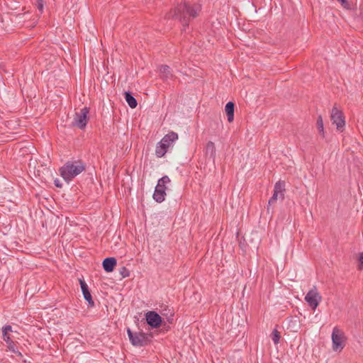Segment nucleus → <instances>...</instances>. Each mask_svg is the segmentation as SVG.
Segmentation results:
<instances>
[{
  "label": "nucleus",
  "instance_id": "1",
  "mask_svg": "<svg viewBox=\"0 0 363 363\" xmlns=\"http://www.w3.org/2000/svg\"><path fill=\"white\" fill-rule=\"evenodd\" d=\"M201 10L200 4L184 1L171 10L167 14V18L178 20L182 25L183 30H185L190 21L199 16Z\"/></svg>",
  "mask_w": 363,
  "mask_h": 363
},
{
  "label": "nucleus",
  "instance_id": "2",
  "mask_svg": "<svg viewBox=\"0 0 363 363\" xmlns=\"http://www.w3.org/2000/svg\"><path fill=\"white\" fill-rule=\"evenodd\" d=\"M86 165L82 160L67 162L60 169L61 177L67 182L85 170Z\"/></svg>",
  "mask_w": 363,
  "mask_h": 363
},
{
  "label": "nucleus",
  "instance_id": "3",
  "mask_svg": "<svg viewBox=\"0 0 363 363\" xmlns=\"http://www.w3.org/2000/svg\"><path fill=\"white\" fill-rule=\"evenodd\" d=\"M178 139V134L175 132H169L165 135L162 139L157 144L155 147V155L157 157H163L167 152L168 148L172 144Z\"/></svg>",
  "mask_w": 363,
  "mask_h": 363
},
{
  "label": "nucleus",
  "instance_id": "4",
  "mask_svg": "<svg viewBox=\"0 0 363 363\" xmlns=\"http://www.w3.org/2000/svg\"><path fill=\"white\" fill-rule=\"evenodd\" d=\"M170 182V179L165 175L160 178L153 193V199L157 203H162L165 199L167 186L166 184Z\"/></svg>",
  "mask_w": 363,
  "mask_h": 363
},
{
  "label": "nucleus",
  "instance_id": "5",
  "mask_svg": "<svg viewBox=\"0 0 363 363\" xmlns=\"http://www.w3.org/2000/svg\"><path fill=\"white\" fill-rule=\"evenodd\" d=\"M127 333L131 344L135 347H143L149 344L150 340L148 335L145 333H133L130 328H128Z\"/></svg>",
  "mask_w": 363,
  "mask_h": 363
},
{
  "label": "nucleus",
  "instance_id": "6",
  "mask_svg": "<svg viewBox=\"0 0 363 363\" xmlns=\"http://www.w3.org/2000/svg\"><path fill=\"white\" fill-rule=\"evenodd\" d=\"M89 113V108L87 107H84L79 111L75 112L72 123V126L77 127L82 130L84 129L88 122Z\"/></svg>",
  "mask_w": 363,
  "mask_h": 363
},
{
  "label": "nucleus",
  "instance_id": "7",
  "mask_svg": "<svg viewBox=\"0 0 363 363\" xmlns=\"http://www.w3.org/2000/svg\"><path fill=\"white\" fill-rule=\"evenodd\" d=\"M285 182L284 181L277 182L274 188V194L268 202V206L274 204L278 199L283 201L284 199ZM269 210V207H267Z\"/></svg>",
  "mask_w": 363,
  "mask_h": 363
},
{
  "label": "nucleus",
  "instance_id": "8",
  "mask_svg": "<svg viewBox=\"0 0 363 363\" xmlns=\"http://www.w3.org/2000/svg\"><path fill=\"white\" fill-rule=\"evenodd\" d=\"M333 123L336 125L337 130L342 132L345 125V116L343 113L337 107L334 106L330 116Z\"/></svg>",
  "mask_w": 363,
  "mask_h": 363
},
{
  "label": "nucleus",
  "instance_id": "9",
  "mask_svg": "<svg viewBox=\"0 0 363 363\" xmlns=\"http://www.w3.org/2000/svg\"><path fill=\"white\" fill-rule=\"evenodd\" d=\"M343 338L342 332L337 328H334L332 333L333 349L334 351L342 350L344 348Z\"/></svg>",
  "mask_w": 363,
  "mask_h": 363
},
{
  "label": "nucleus",
  "instance_id": "10",
  "mask_svg": "<svg viewBox=\"0 0 363 363\" xmlns=\"http://www.w3.org/2000/svg\"><path fill=\"white\" fill-rule=\"evenodd\" d=\"M321 299L322 298L317 291L315 287L313 289L310 290L305 296L306 301L313 310L318 307Z\"/></svg>",
  "mask_w": 363,
  "mask_h": 363
},
{
  "label": "nucleus",
  "instance_id": "11",
  "mask_svg": "<svg viewBox=\"0 0 363 363\" xmlns=\"http://www.w3.org/2000/svg\"><path fill=\"white\" fill-rule=\"evenodd\" d=\"M147 323L152 328H157L162 325V318L155 311H148L145 313Z\"/></svg>",
  "mask_w": 363,
  "mask_h": 363
},
{
  "label": "nucleus",
  "instance_id": "12",
  "mask_svg": "<svg viewBox=\"0 0 363 363\" xmlns=\"http://www.w3.org/2000/svg\"><path fill=\"white\" fill-rule=\"evenodd\" d=\"M81 289L84 296V298L88 302L90 307L94 306V301L92 298L89 287L84 279H79Z\"/></svg>",
  "mask_w": 363,
  "mask_h": 363
},
{
  "label": "nucleus",
  "instance_id": "13",
  "mask_svg": "<svg viewBox=\"0 0 363 363\" xmlns=\"http://www.w3.org/2000/svg\"><path fill=\"white\" fill-rule=\"evenodd\" d=\"M216 147L212 141H209L206 143L204 148V155L209 161L215 162L216 159Z\"/></svg>",
  "mask_w": 363,
  "mask_h": 363
},
{
  "label": "nucleus",
  "instance_id": "14",
  "mask_svg": "<svg viewBox=\"0 0 363 363\" xmlns=\"http://www.w3.org/2000/svg\"><path fill=\"white\" fill-rule=\"evenodd\" d=\"M159 72L160 78L164 81L173 77L172 69L168 65H161L160 67Z\"/></svg>",
  "mask_w": 363,
  "mask_h": 363
},
{
  "label": "nucleus",
  "instance_id": "15",
  "mask_svg": "<svg viewBox=\"0 0 363 363\" xmlns=\"http://www.w3.org/2000/svg\"><path fill=\"white\" fill-rule=\"evenodd\" d=\"M117 261L115 257H107L104 259L102 262V266L106 272H111L113 271L116 265Z\"/></svg>",
  "mask_w": 363,
  "mask_h": 363
},
{
  "label": "nucleus",
  "instance_id": "16",
  "mask_svg": "<svg viewBox=\"0 0 363 363\" xmlns=\"http://www.w3.org/2000/svg\"><path fill=\"white\" fill-rule=\"evenodd\" d=\"M234 108L235 104L232 101H229L226 104L225 111L228 117V121L231 123L234 120Z\"/></svg>",
  "mask_w": 363,
  "mask_h": 363
},
{
  "label": "nucleus",
  "instance_id": "17",
  "mask_svg": "<svg viewBox=\"0 0 363 363\" xmlns=\"http://www.w3.org/2000/svg\"><path fill=\"white\" fill-rule=\"evenodd\" d=\"M125 100L131 108H135L138 106L137 100L133 96L130 91L124 92Z\"/></svg>",
  "mask_w": 363,
  "mask_h": 363
},
{
  "label": "nucleus",
  "instance_id": "18",
  "mask_svg": "<svg viewBox=\"0 0 363 363\" xmlns=\"http://www.w3.org/2000/svg\"><path fill=\"white\" fill-rule=\"evenodd\" d=\"M316 124H317V128H318V133L322 135L323 138H324L325 133H324V128H323V118L320 115L318 116V117Z\"/></svg>",
  "mask_w": 363,
  "mask_h": 363
},
{
  "label": "nucleus",
  "instance_id": "19",
  "mask_svg": "<svg viewBox=\"0 0 363 363\" xmlns=\"http://www.w3.org/2000/svg\"><path fill=\"white\" fill-rule=\"evenodd\" d=\"M11 329H12V328L9 325H6L4 327H3V328H2L3 337H4V340L6 342H9V341H10V337H9L8 333L11 331Z\"/></svg>",
  "mask_w": 363,
  "mask_h": 363
},
{
  "label": "nucleus",
  "instance_id": "20",
  "mask_svg": "<svg viewBox=\"0 0 363 363\" xmlns=\"http://www.w3.org/2000/svg\"><path fill=\"white\" fill-rule=\"evenodd\" d=\"M281 338V335L279 332L277 330L274 329L272 333V339L275 345H277L279 342Z\"/></svg>",
  "mask_w": 363,
  "mask_h": 363
},
{
  "label": "nucleus",
  "instance_id": "21",
  "mask_svg": "<svg viewBox=\"0 0 363 363\" xmlns=\"http://www.w3.org/2000/svg\"><path fill=\"white\" fill-rule=\"evenodd\" d=\"M119 272L123 278L128 277L130 276V272L125 267H121Z\"/></svg>",
  "mask_w": 363,
  "mask_h": 363
},
{
  "label": "nucleus",
  "instance_id": "22",
  "mask_svg": "<svg viewBox=\"0 0 363 363\" xmlns=\"http://www.w3.org/2000/svg\"><path fill=\"white\" fill-rule=\"evenodd\" d=\"M9 349L12 352L17 354L18 356L22 357V354L17 350H16V345L13 342H9Z\"/></svg>",
  "mask_w": 363,
  "mask_h": 363
},
{
  "label": "nucleus",
  "instance_id": "23",
  "mask_svg": "<svg viewBox=\"0 0 363 363\" xmlns=\"http://www.w3.org/2000/svg\"><path fill=\"white\" fill-rule=\"evenodd\" d=\"M38 9L42 13L43 11L44 1L43 0H35V3Z\"/></svg>",
  "mask_w": 363,
  "mask_h": 363
},
{
  "label": "nucleus",
  "instance_id": "24",
  "mask_svg": "<svg viewBox=\"0 0 363 363\" xmlns=\"http://www.w3.org/2000/svg\"><path fill=\"white\" fill-rule=\"evenodd\" d=\"M359 266H358V269L359 270H363V252H361L359 254Z\"/></svg>",
  "mask_w": 363,
  "mask_h": 363
},
{
  "label": "nucleus",
  "instance_id": "25",
  "mask_svg": "<svg viewBox=\"0 0 363 363\" xmlns=\"http://www.w3.org/2000/svg\"><path fill=\"white\" fill-rule=\"evenodd\" d=\"M337 1L340 2L341 3V5L345 8V9H349L350 7V4L348 3V1L347 0H337Z\"/></svg>",
  "mask_w": 363,
  "mask_h": 363
},
{
  "label": "nucleus",
  "instance_id": "26",
  "mask_svg": "<svg viewBox=\"0 0 363 363\" xmlns=\"http://www.w3.org/2000/svg\"><path fill=\"white\" fill-rule=\"evenodd\" d=\"M54 184L55 185L57 186V187H60L61 188L62 186V184L60 183V180L56 179L55 181H54Z\"/></svg>",
  "mask_w": 363,
  "mask_h": 363
},
{
  "label": "nucleus",
  "instance_id": "27",
  "mask_svg": "<svg viewBox=\"0 0 363 363\" xmlns=\"http://www.w3.org/2000/svg\"><path fill=\"white\" fill-rule=\"evenodd\" d=\"M173 315L174 314L171 312L170 313V316L168 318V321L172 323V320H173Z\"/></svg>",
  "mask_w": 363,
  "mask_h": 363
}]
</instances>
